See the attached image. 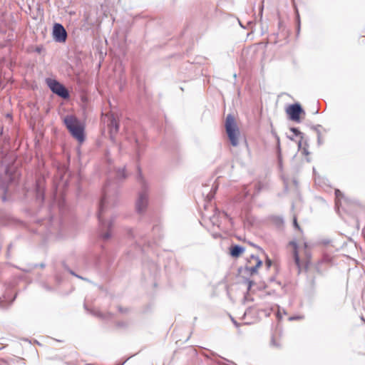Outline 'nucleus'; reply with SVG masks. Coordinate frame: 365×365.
Listing matches in <instances>:
<instances>
[{
    "label": "nucleus",
    "instance_id": "obj_9",
    "mask_svg": "<svg viewBox=\"0 0 365 365\" xmlns=\"http://www.w3.org/2000/svg\"><path fill=\"white\" fill-rule=\"evenodd\" d=\"M290 245H292L293 247L294 259L295 264L299 267L300 264H299V253L300 250L302 249L304 251H306V249L307 248L308 245H307V242H303L302 244L297 245L294 242H291ZM305 254H306V255L308 256V252H305Z\"/></svg>",
    "mask_w": 365,
    "mask_h": 365
},
{
    "label": "nucleus",
    "instance_id": "obj_2",
    "mask_svg": "<svg viewBox=\"0 0 365 365\" xmlns=\"http://www.w3.org/2000/svg\"><path fill=\"white\" fill-rule=\"evenodd\" d=\"M225 128L231 144L233 146H237L239 143L240 131L235 123V118L231 115L227 116Z\"/></svg>",
    "mask_w": 365,
    "mask_h": 365
},
{
    "label": "nucleus",
    "instance_id": "obj_5",
    "mask_svg": "<svg viewBox=\"0 0 365 365\" xmlns=\"http://www.w3.org/2000/svg\"><path fill=\"white\" fill-rule=\"evenodd\" d=\"M103 121L104 123L107 122L110 138H113V135L118 130V123L113 113L106 114L103 118Z\"/></svg>",
    "mask_w": 365,
    "mask_h": 365
},
{
    "label": "nucleus",
    "instance_id": "obj_10",
    "mask_svg": "<svg viewBox=\"0 0 365 365\" xmlns=\"http://www.w3.org/2000/svg\"><path fill=\"white\" fill-rule=\"evenodd\" d=\"M53 38L58 42H63L66 38V31L62 25L56 24L53 30Z\"/></svg>",
    "mask_w": 365,
    "mask_h": 365
},
{
    "label": "nucleus",
    "instance_id": "obj_13",
    "mask_svg": "<svg viewBox=\"0 0 365 365\" xmlns=\"http://www.w3.org/2000/svg\"><path fill=\"white\" fill-rule=\"evenodd\" d=\"M118 176L119 177H123V178L125 177V175L124 174V169H123L122 171H119L118 172Z\"/></svg>",
    "mask_w": 365,
    "mask_h": 365
},
{
    "label": "nucleus",
    "instance_id": "obj_6",
    "mask_svg": "<svg viewBox=\"0 0 365 365\" xmlns=\"http://www.w3.org/2000/svg\"><path fill=\"white\" fill-rule=\"evenodd\" d=\"M286 111L291 120L298 122L299 121V115L303 112V110L299 104L296 103L289 106Z\"/></svg>",
    "mask_w": 365,
    "mask_h": 365
},
{
    "label": "nucleus",
    "instance_id": "obj_3",
    "mask_svg": "<svg viewBox=\"0 0 365 365\" xmlns=\"http://www.w3.org/2000/svg\"><path fill=\"white\" fill-rule=\"evenodd\" d=\"M109 204H110L109 199L107 197V196H104L101 201L100 210H99V213H98V219L101 224L102 227L103 229H108L107 232L102 234V237L105 240H108L111 236V234L110 232V230L111 227V222L106 221L103 219V212L106 210V208L109 205Z\"/></svg>",
    "mask_w": 365,
    "mask_h": 365
},
{
    "label": "nucleus",
    "instance_id": "obj_17",
    "mask_svg": "<svg viewBox=\"0 0 365 365\" xmlns=\"http://www.w3.org/2000/svg\"><path fill=\"white\" fill-rule=\"evenodd\" d=\"M302 317H290L289 319L290 321H292V320H295V319H302Z\"/></svg>",
    "mask_w": 365,
    "mask_h": 365
},
{
    "label": "nucleus",
    "instance_id": "obj_12",
    "mask_svg": "<svg viewBox=\"0 0 365 365\" xmlns=\"http://www.w3.org/2000/svg\"><path fill=\"white\" fill-rule=\"evenodd\" d=\"M293 224H294V226L297 229L299 230V225H298V223H297V217H296V216H294V219H293Z\"/></svg>",
    "mask_w": 365,
    "mask_h": 365
},
{
    "label": "nucleus",
    "instance_id": "obj_11",
    "mask_svg": "<svg viewBox=\"0 0 365 365\" xmlns=\"http://www.w3.org/2000/svg\"><path fill=\"white\" fill-rule=\"evenodd\" d=\"M245 249L239 245H235L232 247L230 250V255L233 257H239L242 253H243Z\"/></svg>",
    "mask_w": 365,
    "mask_h": 365
},
{
    "label": "nucleus",
    "instance_id": "obj_7",
    "mask_svg": "<svg viewBox=\"0 0 365 365\" xmlns=\"http://www.w3.org/2000/svg\"><path fill=\"white\" fill-rule=\"evenodd\" d=\"M262 264V262L259 257L252 255L248 260L246 269L250 272L251 274H255L257 269Z\"/></svg>",
    "mask_w": 365,
    "mask_h": 365
},
{
    "label": "nucleus",
    "instance_id": "obj_16",
    "mask_svg": "<svg viewBox=\"0 0 365 365\" xmlns=\"http://www.w3.org/2000/svg\"><path fill=\"white\" fill-rule=\"evenodd\" d=\"M266 264H267V268H269V267H270V266H271V264H272V262H271V260H270V259H267L266 260Z\"/></svg>",
    "mask_w": 365,
    "mask_h": 365
},
{
    "label": "nucleus",
    "instance_id": "obj_1",
    "mask_svg": "<svg viewBox=\"0 0 365 365\" xmlns=\"http://www.w3.org/2000/svg\"><path fill=\"white\" fill-rule=\"evenodd\" d=\"M64 123L73 137L80 143L84 140L83 123L73 115H67L64 118Z\"/></svg>",
    "mask_w": 365,
    "mask_h": 365
},
{
    "label": "nucleus",
    "instance_id": "obj_4",
    "mask_svg": "<svg viewBox=\"0 0 365 365\" xmlns=\"http://www.w3.org/2000/svg\"><path fill=\"white\" fill-rule=\"evenodd\" d=\"M46 83L50 89L58 96L66 98L68 97V93L63 85L54 79L48 78Z\"/></svg>",
    "mask_w": 365,
    "mask_h": 365
},
{
    "label": "nucleus",
    "instance_id": "obj_8",
    "mask_svg": "<svg viewBox=\"0 0 365 365\" xmlns=\"http://www.w3.org/2000/svg\"><path fill=\"white\" fill-rule=\"evenodd\" d=\"M148 204V195L145 191L139 194L136 202V210L138 212H143L145 210Z\"/></svg>",
    "mask_w": 365,
    "mask_h": 365
},
{
    "label": "nucleus",
    "instance_id": "obj_18",
    "mask_svg": "<svg viewBox=\"0 0 365 365\" xmlns=\"http://www.w3.org/2000/svg\"><path fill=\"white\" fill-rule=\"evenodd\" d=\"M277 316L279 319H282V313L280 312V311H278L277 314Z\"/></svg>",
    "mask_w": 365,
    "mask_h": 365
},
{
    "label": "nucleus",
    "instance_id": "obj_19",
    "mask_svg": "<svg viewBox=\"0 0 365 365\" xmlns=\"http://www.w3.org/2000/svg\"><path fill=\"white\" fill-rule=\"evenodd\" d=\"M252 282H249V288L251 287Z\"/></svg>",
    "mask_w": 365,
    "mask_h": 365
},
{
    "label": "nucleus",
    "instance_id": "obj_14",
    "mask_svg": "<svg viewBox=\"0 0 365 365\" xmlns=\"http://www.w3.org/2000/svg\"><path fill=\"white\" fill-rule=\"evenodd\" d=\"M291 130L295 134L298 135L300 134V132L297 128H292Z\"/></svg>",
    "mask_w": 365,
    "mask_h": 365
},
{
    "label": "nucleus",
    "instance_id": "obj_15",
    "mask_svg": "<svg viewBox=\"0 0 365 365\" xmlns=\"http://www.w3.org/2000/svg\"><path fill=\"white\" fill-rule=\"evenodd\" d=\"M335 194H336V198H339V196H341V192H340V190H336V191H335Z\"/></svg>",
    "mask_w": 365,
    "mask_h": 365
}]
</instances>
